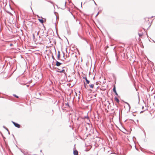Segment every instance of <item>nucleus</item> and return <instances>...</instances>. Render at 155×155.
Instances as JSON below:
<instances>
[{
	"instance_id": "3c124183",
	"label": "nucleus",
	"mask_w": 155,
	"mask_h": 155,
	"mask_svg": "<svg viewBox=\"0 0 155 155\" xmlns=\"http://www.w3.org/2000/svg\"><path fill=\"white\" fill-rule=\"evenodd\" d=\"M128 106H130V104H128Z\"/></svg>"
},
{
	"instance_id": "f03ea898",
	"label": "nucleus",
	"mask_w": 155,
	"mask_h": 155,
	"mask_svg": "<svg viewBox=\"0 0 155 155\" xmlns=\"http://www.w3.org/2000/svg\"><path fill=\"white\" fill-rule=\"evenodd\" d=\"M113 92L115 93V95L117 96H118V94L116 91V87H115V85L113 87Z\"/></svg>"
},
{
	"instance_id": "052dcab7",
	"label": "nucleus",
	"mask_w": 155,
	"mask_h": 155,
	"mask_svg": "<svg viewBox=\"0 0 155 155\" xmlns=\"http://www.w3.org/2000/svg\"><path fill=\"white\" fill-rule=\"evenodd\" d=\"M105 82H105H104H104H103V83H104Z\"/></svg>"
},
{
	"instance_id": "79ce46f5",
	"label": "nucleus",
	"mask_w": 155,
	"mask_h": 155,
	"mask_svg": "<svg viewBox=\"0 0 155 155\" xmlns=\"http://www.w3.org/2000/svg\"><path fill=\"white\" fill-rule=\"evenodd\" d=\"M129 110H130V106H129Z\"/></svg>"
},
{
	"instance_id": "9b49d317",
	"label": "nucleus",
	"mask_w": 155,
	"mask_h": 155,
	"mask_svg": "<svg viewBox=\"0 0 155 155\" xmlns=\"http://www.w3.org/2000/svg\"><path fill=\"white\" fill-rule=\"evenodd\" d=\"M83 118L84 119L86 118L87 120H89L90 121L88 115V114H87V115L86 116H84Z\"/></svg>"
},
{
	"instance_id": "de8ad7c7",
	"label": "nucleus",
	"mask_w": 155,
	"mask_h": 155,
	"mask_svg": "<svg viewBox=\"0 0 155 155\" xmlns=\"http://www.w3.org/2000/svg\"><path fill=\"white\" fill-rule=\"evenodd\" d=\"M86 130H87V127H86Z\"/></svg>"
},
{
	"instance_id": "4d7b16f0",
	"label": "nucleus",
	"mask_w": 155,
	"mask_h": 155,
	"mask_svg": "<svg viewBox=\"0 0 155 155\" xmlns=\"http://www.w3.org/2000/svg\"><path fill=\"white\" fill-rule=\"evenodd\" d=\"M82 2H81V6H82Z\"/></svg>"
},
{
	"instance_id": "7c9ffc66",
	"label": "nucleus",
	"mask_w": 155,
	"mask_h": 155,
	"mask_svg": "<svg viewBox=\"0 0 155 155\" xmlns=\"http://www.w3.org/2000/svg\"><path fill=\"white\" fill-rule=\"evenodd\" d=\"M145 111V110H143V111H140V113L141 114V113H142L144 111Z\"/></svg>"
},
{
	"instance_id": "aec40b11",
	"label": "nucleus",
	"mask_w": 155,
	"mask_h": 155,
	"mask_svg": "<svg viewBox=\"0 0 155 155\" xmlns=\"http://www.w3.org/2000/svg\"><path fill=\"white\" fill-rule=\"evenodd\" d=\"M65 105H66V106H68L69 107H70V106H69V104H68V103H66V104H65Z\"/></svg>"
},
{
	"instance_id": "393cba45",
	"label": "nucleus",
	"mask_w": 155,
	"mask_h": 155,
	"mask_svg": "<svg viewBox=\"0 0 155 155\" xmlns=\"http://www.w3.org/2000/svg\"><path fill=\"white\" fill-rule=\"evenodd\" d=\"M32 5V2H31V5H30V8H31V9H32V8H31V5Z\"/></svg>"
},
{
	"instance_id": "f8f14e48",
	"label": "nucleus",
	"mask_w": 155,
	"mask_h": 155,
	"mask_svg": "<svg viewBox=\"0 0 155 155\" xmlns=\"http://www.w3.org/2000/svg\"><path fill=\"white\" fill-rule=\"evenodd\" d=\"M89 86L90 87V88H94V84H90L89 85Z\"/></svg>"
},
{
	"instance_id": "603ef678",
	"label": "nucleus",
	"mask_w": 155,
	"mask_h": 155,
	"mask_svg": "<svg viewBox=\"0 0 155 155\" xmlns=\"http://www.w3.org/2000/svg\"><path fill=\"white\" fill-rule=\"evenodd\" d=\"M90 72H89V76H90Z\"/></svg>"
},
{
	"instance_id": "bf43d9fd",
	"label": "nucleus",
	"mask_w": 155,
	"mask_h": 155,
	"mask_svg": "<svg viewBox=\"0 0 155 155\" xmlns=\"http://www.w3.org/2000/svg\"><path fill=\"white\" fill-rule=\"evenodd\" d=\"M105 90V89H104L102 90H103V91H104Z\"/></svg>"
},
{
	"instance_id": "b1692460",
	"label": "nucleus",
	"mask_w": 155,
	"mask_h": 155,
	"mask_svg": "<svg viewBox=\"0 0 155 155\" xmlns=\"http://www.w3.org/2000/svg\"><path fill=\"white\" fill-rule=\"evenodd\" d=\"M38 93V95H40V96H41V93L40 92H38V93H37V94ZM36 94L37 95V93H36Z\"/></svg>"
},
{
	"instance_id": "a18cd8bd",
	"label": "nucleus",
	"mask_w": 155,
	"mask_h": 155,
	"mask_svg": "<svg viewBox=\"0 0 155 155\" xmlns=\"http://www.w3.org/2000/svg\"><path fill=\"white\" fill-rule=\"evenodd\" d=\"M143 108H144V107L143 106H142V109H143Z\"/></svg>"
},
{
	"instance_id": "c85d7f7f",
	"label": "nucleus",
	"mask_w": 155,
	"mask_h": 155,
	"mask_svg": "<svg viewBox=\"0 0 155 155\" xmlns=\"http://www.w3.org/2000/svg\"><path fill=\"white\" fill-rule=\"evenodd\" d=\"M80 125H81L80 124H79V125H78V129L80 127Z\"/></svg>"
},
{
	"instance_id": "4be33fe9",
	"label": "nucleus",
	"mask_w": 155,
	"mask_h": 155,
	"mask_svg": "<svg viewBox=\"0 0 155 155\" xmlns=\"http://www.w3.org/2000/svg\"><path fill=\"white\" fill-rule=\"evenodd\" d=\"M138 35L139 37H140L143 35V34L138 33Z\"/></svg>"
},
{
	"instance_id": "5fc2aeb1",
	"label": "nucleus",
	"mask_w": 155,
	"mask_h": 155,
	"mask_svg": "<svg viewBox=\"0 0 155 155\" xmlns=\"http://www.w3.org/2000/svg\"><path fill=\"white\" fill-rule=\"evenodd\" d=\"M64 103H62V105H64Z\"/></svg>"
},
{
	"instance_id": "f704fd0d",
	"label": "nucleus",
	"mask_w": 155,
	"mask_h": 155,
	"mask_svg": "<svg viewBox=\"0 0 155 155\" xmlns=\"http://www.w3.org/2000/svg\"><path fill=\"white\" fill-rule=\"evenodd\" d=\"M0 133L1 134V135H2V136H3V134H2V133L1 132H0Z\"/></svg>"
},
{
	"instance_id": "423d86ee",
	"label": "nucleus",
	"mask_w": 155,
	"mask_h": 155,
	"mask_svg": "<svg viewBox=\"0 0 155 155\" xmlns=\"http://www.w3.org/2000/svg\"><path fill=\"white\" fill-rule=\"evenodd\" d=\"M73 154L74 155H78V151L76 150H73Z\"/></svg>"
},
{
	"instance_id": "a211bd4d",
	"label": "nucleus",
	"mask_w": 155,
	"mask_h": 155,
	"mask_svg": "<svg viewBox=\"0 0 155 155\" xmlns=\"http://www.w3.org/2000/svg\"><path fill=\"white\" fill-rule=\"evenodd\" d=\"M84 75H85V76L83 77V78L84 79H85V80H86V79H87V78L86 75L85 74H84Z\"/></svg>"
},
{
	"instance_id": "c9c22d12",
	"label": "nucleus",
	"mask_w": 155,
	"mask_h": 155,
	"mask_svg": "<svg viewBox=\"0 0 155 155\" xmlns=\"http://www.w3.org/2000/svg\"><path fill=\"white\" fill-rule=\"evenodd\" d=\"M94 1V3L96 5H97V4H96V3H95V1Z\"/></svg>"
},
{
	"instance_id": "a878e982",
	"label": "nucleus",
	"mask_w": 155,
	"mask_h": 155,
	"mask_svg": "<svg viewBox=\"0 0 155 155\" xmlns=\"http://www.w3.org/2000/svg\"><path fill=\"white\" fill-rule=\"evenodd\" d=\"M69 54H66V58H68V57H69Z\"/></svg>"
},
{
	"instance_id": "2f4dec72",
	"label": "nucleus",
	"mask_w": 155,
	"mask_h": 155,
	"mask_svg": "<svg viewBox=\"0 0 155 155\" xmlns=\"http://www.w3.org/2000/svg\"><path fill=\"white\" fill-rule=\"evenodd\" d=\"M124 102L127 105L129 104V103L126 102Z\"/></svg>"
},
{
	"instance_id": "774afa93",
	"label": "nucleus",
	"mask_w": 155,
	"mask_h": 155,
	"mask_svg": "<svg viewBox=\"0 0 155 155\" xmlns=\"http://www.w3.org/2000/svg\"><path fill=\"white\" fill-rule=\"evenodd\" d=\"M56 5V6L57 7H58V5Z\"/></svg>"
},
{
	"instance_id": "2eb2a0df",
	"label": "nucleus",
	"mask_w": 155,
	"mask_h": 155,
	"mask_svg": "<svg viewBox=\"0 0 155 155\" xmlns=\"http://www.w3.org/2000/svg\"><path fill=\"white\" fill-rule=\"evenodd\" d=\"M3 128H4L6 130H7L8 132V129L5 126H3Z\"/></svg>"
},
{
	"instance_id": "7ed1b4c3",
	"label": "nucleus",
	"mask_w": 155,
	"mask_h": 155,
	"mask_svg": "<svg viewBox=\"0 0 155 155\" xmlns=\"http://www.w3.org/2000/svg\"><path fill=\"white\" fill-rule=\"evenodd\" d=\"M57 72H60V73H64L65 76L66 77L67 76V74L65 72V71L64 69H62L61 71H57Z\"/></svg>"
},
{
	"instance_id": "a19ab883",
	"label": "nucleus",
	"mask_w": 155,
	"mask_h": 155,
	"mask_svg": "<svg viewBox=\"0 0 155 155\" xmlns=\"http://www.w3.org/2000/svg\"><path fill=\"white\" fill-rule=\"evenodd\" d=\"M13 45V44H11L10 45V46H12Z\"/></svg>"
},
{
	"instance_id": "9d476101",
	"label": "nucleus",
	"mask_w": 155,
	"mask_h": 155,
	"mask_svg": "<svg viewBox=\"0 0 155 155\" xmlns=\"http://www.w3.org/2000/svg\"><path fill=\"white\" fill-rule=\"evenodd\" d=\"M84 87L86 89H87L88 88V86L86 84L85 82L84 81Z\"/></svg>"
},
{
	"instance_id": "ea45409f",
	"label": "nucleus",
	"mask_w": 155,
	"mask_h": 155,
	"mask_svg": "<svg viewBox=\"0 0 155 155\" xmlns=\"http://www.w3.org/2000/svg\"><path fill=\"white\" fill-rule=\"evenodd\" d=\"M67 3V2H64V5H65V6L66 5V4Z\"/></svg>"
},
{
	"instance_id": "13d9d810",
	"label": "nucleus",
	"mask_w": 155,
	"mask_h": 155,
	"mask_svg": "<svg viewBox=\"0 0 155 155\" xmlns=\"http://www.w3.org/2000/svg\"><path fill=\"white\" fill-rule=\"evenodd\" d=\"M75 57H76L77 56V55H75Z\"/></svg>"
},
{
	"instance_id": "6e6d98bb",
	"label": "nucleus",
	"mask_w": 155,
	"mask_h": 155,
	"mask_svg": "<svg viewBox=\"0 0 155 155\" xmlns=\"http://www.w3.org/2000/svg\"><path fill=\"white\" fill-rule=\"evenodd\" d=\"M68 1H69V3H70V1H69V0H68Z\"/></svg>"
},
{
	"instance_id": "473e14b6",
	"label": "nucleus",
	"mask_w": 155,
	"mask_h": 155,
	"mask_svg": "<svg viewBox=\"0 0 155 155\" xmlns=\"http://www.w3.org/2000/svg\"><path fill=\"white\" fill-rule=\"evenodd\" d=\"M70 61V60H68V61H66L65 62V63H67L68 62H69V61Z\"/></svg>"
},
{
	"instance_id": "c03bdc74",
	"label": "nucleus",
	"mask_w": 155,
	"mask_h": 155,
	"mask_svg": "<svg viewBox=\"0 0 155 155\" xmlns=\"http://www.w3.org/2000/svg\"><path fill=\"white\" fill-rule=\"evenodd\" d=\"M113 77H115V76L114 74H113Z\"/></svg>"
},
{
	"instance_id": "0eeeda50",
	"label": "nucleus",
	"mask_w": 155,
	"mask_h": 155,
	"mask_svg": "<svg viewBox=\"0 0 155 155\" xmlns=\"http://www.w3.org/2000/svg\"><path fill=\"white\" fill-rule=\"evenodd\" d=\"M60 52L59 51H58V54L57 55V59L58 60H60Z\"/></svg>"
},
{
	"instance_id": "6e6552de",
	"label": "nucleus",
	"mask_w": 155,
	"mask_h": 155,
	"mask_svg": "<svg viewBox=\"0 0 155 155\" xmlns=\"http://www.w3.org/2000/svg\"><path fill=\"white\" fill-rule=\"evenodd\" d=\"M41 18L42 19H40V18H38V21L40 23H41L42 24H43V22H44V21H43V19H42L43 18L42 17H41Z\"/></svg>"
},
{
	"instance_id": "0e129e2a",
	"label": "nucleus",
	"mask_w": 155,
	"mask_h": 155,
	"mask_svg": "<svg viewBox=\"0 0 155 155\" xmlns=\"http://www.w3.org/2000/svg\"><path fill=\"white\" fill-rule=\"evenodd\" d=\"M112 111H113L114 110V109H112Z\"/></svg>"
},
{
	"instance_id": "37998d69",
	"label": "nucleus",
	"mask_w": 155,
	"mask_h": 155,
	"mask_svg": "<svg viewBox=\"0 0 155 155\" xmlns=\"http://www.w3.org/2000/svg\"><path fill=\"white\" fill-rule=\"evenodd\" d=\"M55 54H56V50H55Z\"/></svg>"
},
{
	"instance_id": "412c9836",
	"label": "nucleus",
	"mask_w": 155,
	"mask_h": 155,
	"mask_svg": "<svg viewBox=\"0 0 155 155\" xmlns=\"http://www.w3.org/2000/svg\"><path fill=\"white\" fill-rule=\"evenodd\" d=\"M52 59H53V60H56L55 59V58H54V55H53V54H52Z\"/></svg>"
},
{
	"instance_id": "dca6fc26",
	"label": "nucleus",
	"mask_w": 155,
	"mask_h": 155,
	"mask_svg": "<svg viewBox=\"0 0 155 155\" xmlns=\"http://www.w3.org/2000/svg\"><path fill=\"white\" fill-rule=\"evenodd\" d=\"M85 81L87 84H89L90 82V81L89 80H87V79H86V80H85Z\"/></svg>"
},
{
	"instance_id": "f257e3e1",
	"label": "nucleus",
	"mask_w": 155,
	"mask_h": 155,
	"mask_svg": "<svg viewBox=\"0 0 155 155\" xmlns=\"http://www.w3.org/2000/svg\"><path fill=\"white\" fill-rule=\"evenodd\" d=\"M12 122L15 127L18 128H20V125L18 123H16L13 121H12Z\"/></svg>"
},
{
	"instance_id": "338daca9",
	"label": "nucleus",
	"mask_w": 155,
	"mask_h": 155,
	"mask_svg": "<svg viewBox=\"0 0 155 155\" xmlns=\"http://www.w3.org/2000/svg\"><path fill=\"white\" fill-rule=\"evenodd\" d=\"M96 94H95L94 95V96H96Z\"/></svg>"
},
{
	"instance_id": "4468645a",
	"label": "nucleus",
	"mask_w": 155,
	"mask_h": 155,
	"mask_svg": "<svg viewBox=\"0 0 155 155\" xmlns=\"http://www.w3.org/2000/svg\"><path fill=\"white\" fill-rule=\"evenodd\" d=\"M6 12L7 13L9 14L10 15H11V16L12 15V14L10 12H9L8 11H6Z\"/></svg>"
},
{
	"instance_id": "20e7f679",
	"label": "nucleus",
	"mask_w": 155,
	"mask_h": 155,
	"mask_svg": "<svg viewBox=\"0 0 155 155\" xmlns=\"http://www.w3.org/2000/svg\"><path fill=\"white\" fill-rule=\"evenodd\" d=\"M56 61V65L58 67L60 66L61 64H62V63H61L56 60H55Z\"/></svg>"
},
{
	"instance_id": "f3484780",
	"label": "nucleus",
	"mask_w": 155,
	"mask_h": 155,
	"mask_svg": "<svg viewBox=\"0 0 155 155\" xmlns=\"http://www.w3.org/2000/svg\"><path fill=\"white\" fill-rule=\"evenodd\" d=\"M13 95L14 97H16V98H19V97H18V96H17V95H16L15 94H13Z\"/></svg>"
},
{
	"instance_id": "09e8293b",
	"label": "nucleus",
	"mask_w": 155,
	"mask_h": 155,
	"mask_svg": "<svg viewBox=\"0 0 155 155\" xmlns=\"http://www.w3.org/2000/svg\"><path fill=\"white\" fill-rule=\"evenodd\" d=\"M8 134H9L10 133V132H9V131H8Z\"/></svg>"
},
{
	"instance_id": "58836bf2",
	"label": "nucleus",
	"mask_w": 155,
	"mask_h": 155,
	"mask_svg": "<svg viewBox=\"0 0 155 155\" xmlns=\"http://www.w3.org/2000/svg\"><path fill=\"white\" fill-rule=\"evenodd\" d=\"M79 117H78L77 118V120H79Z\"/></svg>"
},
{
	"instance_id": "49530a36",
	"label": "nucleus",
	"mask_w": 155,
	"mask_h": 155,
	"mask_svg": "<svg viewBox=\"0 0 155 155\" xmlns=\"http://www.w3.org/2000/svg\"><path fill=\"white\" fill-rule=\"evenodd\" d=\"M133 114V115L134 116H135L136 115L135 114Z\"/></svg>"
},
{
	"instance_id": "680f3d73",
	"label": "nucleus",
	"mask_w": 155,
	"mask_h": 155,
	"mask_svg": "<svg viewBox=\"0 0 155 155\" xmlns=\"http://www.w3.org/2000/svg\"><path fill=\"white\" fill-rule=\"evenodd\" d=\"M58 70H60V69L58 68H57Z\"/></svg>"
},
{
	"instance_id": "e2e57ef3",
	"label": "nucleus",
	"mask_w": 155,
	"mask_h": 155,
	"mask_svg": "<svg viewBox=\"0 0 155 155\" xmlns=\"http://www.w3.org/2000/svg\"><path fill=\"white\" fill-rule=\"evenodd\" d=\"M97 82H96V84H97Z\"/></svg>"
},
{
	"instance_id": "6ab92c4d",
	"label": "nucleus",
	"mask_w": 155,
	"mask_h": 155,
	"mask_svg": "<svg viewBox=\"0 0 155 155\" xmlns=\"http://www.w3.org/2000/svg\"><path fill=\"white\" fill-rule=\"evenodd\" d=\"M7 1H6V0H5V1H0V2H2L4 4V3H6V2H7Z\"/></svg>"
},
{
	"instance_id": "72a5a7b5",
	"label": "nucleus",
	"mask_w": 155,
	"mask_h": 155,
	"mask_svg": "<svg viewBox=\"0 0 155 155\" xmlns=\"http://www.w3.org/2000/svg\"><path fill=\"white\" fill-rule=\"evenodd\" d=\"M2 137L4 139L5 138V137L3 136H3H2Z\"/></svg>"
},
{
	"instance_id": "e433bc0d",
	"label": "nucleus",
	"mask_w": 155,
	"mask_h": 155,
	"mask_svg": "<svg viewBox=\"0 0 155 155\" xmlns=\"http://www.w3.org/2000/svg\"><path fill=\"white\" fill-rule=\"evenodd\" d=\"M9 100L12 101V98H9L8 99Z\"/></svg>"
},
{
	"instance_id": "4c0bfd02",
	"label": "nucleus",
	"mask_w": 155,
	"mask_h": 155,
	"mask_svg": "<svg viewBox=\"0 0 155 155\" xmlns=\"http://www.w3.org/2000/svg\"><path fill=\"white\" fill-rule=\"evenodd\" d=\"M37 17L39 18H40V17L38 15H37Z\"/></svg>"
},
{
	"instance_id": "69168bd1",
	"label": "nucleus",
	"mask_w": 155,
	"mask_h": 155,
	"mask_svg": "<svg viewBox=\"0 0 155 155\" xmlns=\"http://www.w3.org/2000/svg\"><path fill=\"white\" fill-rule=\"evenodd\" d=\"M153 41L155 43V42L153 40Z\"/></svg>"
},
{
	"instance_id": "cd10ccee",
	"label": "nucleus",
	"mask_w": 155,
	"mask_h": 155,
	"mask_svg": "<svg viewBox=\"0 0 155 155\" xmlns=\"http://www.w3.org/2000/svg\"><path fill=\"white\" fill-rule=\"evenodd\" d=\"M49 2H50V3H51V4H53V2H51V1H50Z\"/></svg>"
},
{
	"instance_id": "1a4fd4ad",
	"label": "nucleus",
	"mask_w": 155,
	"mask_h": 155,
	"mask_svg": "<svg viewBox=\"0 0 155 155\" xmlns=\"http://www.w3.org/2000/svg\"><path fill=\"white\" fill-rule=\"evenodd\" d=\"M115 101L117 103H119V100L117 97H115L114 98Z\"/></svg>"
},
{
	"instance_id": "c756f323",
	"label": "nucleus",
	"mask_w": 155,
	"mask_h": 155,
	"mask_svg": "<svg viewBox=\"0 0 155 155\" xmlns=\"http://www.w3.org/2000/svg\"><path fill=\"white\" fill-rule=\"evenodd\" d=\"M37 98L38 99L40 100H42V99L41 98L39 97H38V98Z\"/></svg>"
},
{
	"instance_id": "5701e85b",
	"label": "nucleus",
	"mask_w": 155,
	"mask_h": 155,
	"mask_svg": "<svg viewBox=\"0 0 155 155\" xmlns=\"http://www.w3.org/2000/svg\"><path fill=\"white\" fill-rule=\"evenodd\" d=\"M32 36H33V39H35V34H32Z\"/></svg>"
},
{
	"instance_id": "864d4df0",
	"label": "nucleus",
	"mask_w": 155,
	"mask_h": 155,
	"mask_svg": "<svg viewBox=\"0 0 155 155\" xmlns=\"http://www.w3.org/2000/svg\"><path fill=\"white\" fill-rule=\"evenodd\" d=\"M26 86H27V87H29V85H27Z\"/></svg>"
},
{
	"instance_id": "8fccbe9b",
	"label": "nucleus",
	"mask_w": 155,
	"mask_h": 155,
	"mask_svg": "<svg viewBox=\"0 0 155 155\" xmlns=\"http://www.w3.org/2000/svg\"><path fill=\"white\" fill-rule=\"evenodd\" d=\"M11 1V2H12L13 3H14L13 2H12V0H11V1Z\"/></svg>"
},
{
	"instance_id": "ddd939ff",
	"label": "nucleus",
	"mask_w": 155,
	"mask_h": 155,
	"mask_svg": "<svg viewBox=\"0 0 155 155\" xmlns=\"http://www.w3.org/2000/svg\"><path fill=\"white\" fill-rule=\"evenodd\" d=\"M63 58L62 59H61V60L62 61H64V60L65 59H66V58L64 57V53L63 52Z\"/></svg>"
},
{
	"instance_id": "39448f33",
	"label": "nucleus",
	"mask_w": 155,
	"mask_h": 155,
	"mask_svg": "<svg viewBox=\"0 0 155 155\" xmlns=\"http://www.w3.org/2000/svg\"><path fill=\"white\" fill-rule=\"evenodd\" d=\"M77 34H78V36L81 38V39L85 41L87 43H88V41H87V40L86 39H85V38L82 37V36H80L78 34V32L77 33Z\"/></svg>"
},
{
	"instance_id": "bb28decb",
	"label": "nucleus",
	"mask_w": 155,
	"mask_h": 155,
	"mask_svg": "<svg viewBox=\"0 0 155 155\" xmlns=\"http://www.w3.org/2000/svg\"><path fill=\"white\" fill-rule=\"evenodd\" d=\"M99 12L97 13V14L96 15V16H95V17H96L98 15V14H99Z\"/></svg>"
}]
</instances>
